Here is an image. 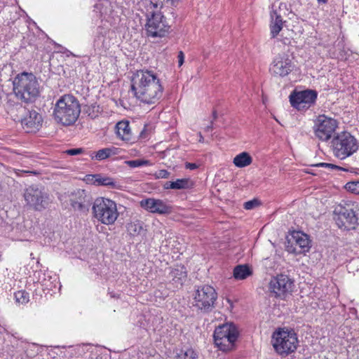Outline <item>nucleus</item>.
<instances>
[{"label": "nucleus", "mask_w": 359, "mask_h": 359, "mask_svg": "<svg viewBox=\"0 0 359 359\" xmlns=\"http://www.w3.org/2000/svg\"><path fill=\"white\" fill-rule=\"evenodd\" d=\"M171 182H166L163 186L164 189H170V184H171Z\"/></svg>", "instance_id": "49530a36"}, {"label": "nucleus", "mask_w": 359, "mask_h": 359, "mask_svg": "<svg viewBox=\"0 0 359 359\" xmlns=\"http://www.w3.org/2000/svg\"><path fill=\"white\" fill-rule=\"evenodd\" d=\"M43 276H46L45 274H43ZM39 282L41 283V285L43 286V290H52L53 289V282L51 281V276H48V278L46 277H43V279L41 278L38 280Z\"/></svg>", "instance_id": "72a5a7b5"}, {"label": "nucleus", "mask_w": 359, "mask_h": 359, "mask_svg": "<svg viewBox=\"0 0 359 359\" xmlns=\"http://www.w3.org/2000/svg\"><path fill=\"white\" fill-rule=\"evenodd\" d=\"M13 92L25 102H34L39 95V84L32 73L18 74L13 79Z\"/></svg>", "instance_id": "7ed1b4c3"}, {"label": "nucleus", "mask_w": 359, "mask_h": 359, "mask_svg": "<svg viewBox=\"0 0 359 359\" xmlns=\"http://www.w3.org/2000/svg\"><path fill=\"white\" fill-rule=\"evenodd\" d=\"M140 206L147 211L158 215H167L171 212L172 208L165 201L154 198L143 199Z\"/></svg>", "instance_id": "dca6fc26"}, {"label": "nucleus", "mask_w": 359, "mask_h": 359, "mask_svg": "<svg viewBox=\"0 0 359 359\" xmlns=\"http://www.w3.org/2000/svg\"><path fill=\"white\" fill-rule=\"evenodd\" d=\"M319 4H326L328 2V0H317Z\"/></svg>", "instance_id": "de8ad7c7"}, {"label": "nucleus", "mask_w": 359, "mask_h": 359, "mask_svg": "<svg viewBox=\"0 0 359 359\" xmlns=\"http://www.w3.org/2000/svg\"><path fill=\"white\" fill-rule=\"evenodd\" d=\"M92 209L94 217L106 225L113 224L119 215L116 203L109 198H96Z\"/></svg>", "instance_id": "423d86ee"}, {"label": "nucleus", "mask_w": 359, "mask_h": 359, "mask_svg": "<svg viewBox=\"0 0 359 359\" xmlns=\"http://www.w3.org/2000/svg\"><path fill=\"white\" fill-rule=\"evenodd\" d=\"M140 137L141 139H145V138L147 137V126H144L143 130L140 132Z\"/></svg>", "instance_id": "37998d69"}, {"label": "nucleus", "mask_w": 359, "mask_h": 359, "mask_svg": "<svg viewBox=\"0 0 359 359\" xmlns=\"http://www.w3.org/2000/svg\"><path fill=\"white\" fill-rule=\"evenodd\" d=\"M252 158L248 152H242L236 155L233 161V164L238 168H245L252 163Z\"/></svg>", "instance_id": "393cba45"}, {"label": "nucleus", "mask_w": 359, "mask_h": 359, "mask_svg": "<svg viewBox=\"0 0 359 359\" xmlns=\"http://www.w3.org/2000/svg\"><path fill=\"white\" fill-rule=\"evenodd\" d=\"M284 25H278L277 23H269L270 36L271 39L278 36L280 31L283 29Z\"/></svg>", "instance_id": "2f4dec72"}, {"label": "nucleus", "mask_w": 359, "mask_h": 359, "mask_svg": "<svg viewBox=\"0 0 359 359\" xmlns=\"http://www.w3.org/2000/svg\"><path fill=\"white\" fill-rule=\"evenodd\" d=\"M86 180L88 182H92L93 184L97 186H105L110 188L118 187L117 182L113 178L102 176L100 174L88 175L86 176Z\"/></svg>", "instance_id": "4be33fe9"}, {"label": "nucleus", "mask_w": 359, "mask_h": 359, "mask_svg": "<svg viewBox=\"0 0 359 359\" xmlns=\"http://www.w3.org/2000/svg\"><path fill=\"white\" fill-rule=\"evenodd\" d=\"M212 129V121H211V123L210 126H207L205 128L206 131H210Z\"/></svg>", "instance_id": "8fccbe9b"}, {"label": "nucleus", "mask_w": 359, "mask_h": 359, "mask_svg": "<svg viewBox=\"0 0 359 359\" xmlns=\"http://www.w3.org/2000/svg\"><path fill=\"white\" fill-rule=\"evenodd\" d=\"M170 25L165 16L158 11H148L145 30L149 37H163L169 32Z\"/></svg>", "instance_id": "1a4fd4ad"}, {"label": "nucleus", "mask_w": 359, "mask_h": 359, "mask_svg": "<svg viewBox=\"0 0 359 359\" xmlns=\"http://www.w3.org/2000/svg\"><path fill=\"white\" fill-rule=\"evenodd\" d=\"M17 304L25 305L29 302V294L25 290H19L14 293Z\"/></svg>", "instance_id": "7c9ffc66"}, {"label": "nucleus", "mask_w": 359, "mask_h": 359, "mask_svg": "<svg viewBox=\"0 0 359 359\" xmlns=\"http://www.w3.org/2000/svg\"><path fill=\"white\" fill-rule=\"evenodd\" d=\"M131 90L140 102L153 104L163 96V87L161 80L153 71L137 70L132 78Z\"/></svg>", "instance_id": "f257e3e1"}, {"label": "nucleus", "mask_w": 359, "mask_h": 359, "mask_svg": "<svg viewBox=\"0 0 359 359\" xmlns=\"http://www.w3.org/2000/svg\"><path fill=\"white\" fill-rule=\"evenodd\" d=\"M212 118L214 120L217 118V111H215V110H214L212 111Z\"/></svg>", "instance_id": "09e8293b"}, {"label": "nucleus", "mask_w": 359, "mask_h": 359, "mask_svg": "<svg viewBox=\"0 0 359 359\" xmlns=\"http://www.w3.org/2000/svg\"><path fill=\"white\" fill-rule=\"evenodd\" d=\"M185 168L189 170H195L198 168V166L196 163H187L185 165Z\"/></svg>", "instance_id": "79ce46f5"}, {"label": "nucleus", "mask_w": 359, "mask_h": 359, "mask_svg": "<svg viewBox=\"0 0 359 359\" xmlns=\"http://www.w3.org/2000/svg\"><path fill=\"white\" fill-rule=\"evenodd\" d=\"M43 122L42 116L32 110L22 120V125L27 133H35L39 130Z\"/></svg>", "instance_id": "6ab92c4d"}, {"label": "nucleus", "mask_w": 359, "mask_h": 359, "mask_svg": "<svg viewBox=\"0 0 359 359\" xmlns=\"http://www.w3.org/2000/svg\"><path fill=\"white\" fill-rule=\"evenodd\" d=\"M150 1V9L154 8L156 11L161 9L163 6L164 0H149Z\"/></svg>", "instance_id": "c9c22d12"}, {"label": "nucleus", "mask_w": 359, "mask_h": 359, "mask_svg": "<svg viewBox=\"0 0 359 359\" xmlns=\"http://www.w3.org/2000/svg\"><path fill=\"white\" fill-rule=\"evenodd\" d=\"M250 274L251 271L246 265H238L233 269V277L238 280L245 279Z\"/></svg>", "instance_id": "a878e982"}, {"label": "nucleus", "mask_w": 359, "mask_h": 359, "mask_svg": "<svg viewBox=\"0 0 359 359\" xmlns=\"http://www.w3.org/2000/svg\"><path fill=\"white\" fill-rule=\"evenodd\" d=\"M271 344L278 354L287 355L297 350L299 341L293 330L279 329L273 332Z\"/></svg>", "instance_id": "39448f33"}, {"label": "nucleus", "mask_w": 359, "mask_h": 359, "mask_svg": "<svg viewBox=\"0 0 359 359\" xmlns=\"http://www.w3.org/2000/svg\"><path fill=\"white\" fill-rule=\"evenodd\" d=\"M316 166L323 167V168H332V169L344 170L342 168H341L338 165H334L332 163H320L316 164Z\"/></svg>", "instance_id": "58836bf2"}, {"label": "nucleus", "mask_w": 359, "mask_h": 359, "mask_svg": "<svg viewBox=\"0 0 359 359\" xmlns=\"http://www.w3.org/2000/svg\"><path fill=\"white\" fill-rule=\"evenodd\" d=\"M199 137H200L199 142H203V137L202 136V135L201 133H199Z\"/></svg>", "instance_id": "3c124183"}, {"label": "nucleus", "mask_w": 359, "mask_h": 359, "mask_svg": "<svg viewBox=\"0 0 359 359\" xmlns=\"http://www.w3.org/2000/svg\"><path fill=\"white\" fill-rule=\"evenodd\" d=\"M177 58H178V65H179V67H181L184 62V55L182 51H180L178 53Z\"/></svg>", "instance_id": "a19ab883"}, {"label": "nucleus", "mask_w": 359, "mask_h": 359, "mask_svg": "<svg viewBox=\"0 0 359 359\" xmlns=\"http://www.w3.org/2000/svg\"><path fill=\"white\" fill-rule=\"evenodd\" d=\"M70 204L75 210L82 212L88 211L90 207L89 197L85 190L77 189L70 196Z\"/></svg>", "instance_id": "f3484780"}, {"label": "nucleus", "mask_w": 359, "mask_h": 359, "mask_svg": "<svg viewBox=\"0 0 359 359\" xmlns=\"http://www.w3.org/2000/svg\"><path fill=\"white\" fill-rule=\"evenodd\" d=\"M57 46L62 48V50H60L61 53H66L67 56L73 55V53L71 51L68 50L67 48H63L60 45Z\"/></svg>", "instance_id": "c03bdc74"}, {"label": "nucleus", "mask_w": 359, "mask_h": 359, "mask_svg": "<svg viewBox=\"0 0 359 359\" xmlns=\"http://www.w3.org/2000/svg\"><path fill=\"white\" fill-rule=\"evenodd\" d=\"M24 198L27 205L38 211L45 209L50 201L49 194L43 189L36 186H30L27 188Z\"/></svg>", "instance_id": "9b49d317"}, {"label": "nucleus", "mask_w": 359, "mask_h": 359, "mask_svg": "<svg viewBox=\"0 0 359 359\" xmlns=\"http://www.w3.org/2000/svg\"><path fill=\"white\" fill-rule=\"evenodd\" d=\"M268 288L271 297L285 301L292 296L294 282L289 276L280 273L271 278Z\"/></svg>", "instance_id": "0eeeda50"}, {"label": "nucleus", "mask_w": 359, "mask_h": 359, "mask_svg": "<svg viewBox=\"0 0 359 359\" xmlns=\"http://www.w3.org/2000/svg\"><path fill=\"white\" fill-rule=\"evenodd\" d=\"M170 276L172 283L175 285L176 287L182 286L187 276L185 267L182 265L177 266L171 270Z\"/></svg>", "instance_id": "5701e85b"}, {"label": "nucleus", "mask_w": 359, "mask_h": 359, "mask_svg": "<svg viewBox=\"0 0 359 359\" xmlns=\"http://www.w3.org/2000/svg\"><path fill=\"white\" fill-rule=\"evenodd\" d=\"M175 359H198V355L193 348H187L180 350Z\"/></svg>", "instance_id": "bb28decb"}, {"label": "nucleus", "mask_w": 359, "mask_h": 359, "mask_svg": "<svg viewBox=\"0 0 359 359\" xmlns=\"http://www.w3.org/2000/svg\"><path fill=\"white\" fill-rule=\"evenodd\" d=\"M346 188L355 194H359V182H348Z\"/></svg>", "instance_id": "f704fd0d"}, {"label": "nucleus", "mask_w": 359, "mask_h": 359, "mask_svg": "<svg viewBox=\"0 0 359 359\" xmlns=\"http://www.w3.org/2000/svg\"><path fill=\"white\" fill-rule=\"evenodd\" d=\"M311 248L309 236L302 231H294L288 239L287 246L289 252L302 254L308 252Z\"/></svg>", "instance_id": "2eb2a0df"}, {"label": "nucleus", "mask_w": 359, "mask_h": 359, "mask_svg": "<svg viewBox=\"0 0 359 359\" xmlns=\"http://www.w3.org/2000/svg\"><path fill=\"white\" fill-rule=\"evenodd\" d=\"M170 176V172L166 170H159L155 173L156 178L167 179Z\"/></svg>", "instance_id": "e433bc0d"}, {"label": "nucleus", "mask_w": 359, "mask_h": 359, "mask_svg": "<svg viewBox=\"0 0 359 359\" xmlns=\"http://www.w3.org/2000/svg\"><path fill=\"white\" fill-rule=\"evenodd\" d=\"M330 144L334 156L341 160L351 156L358 149V144L355 137L346 131L334 135Z\"/></svg>", "instance_id": "20e7f679"}, {"label": "nucleus", "mask_w": 359, "mask_h": 359, "mask_svg": "<svg viewBox=\"0 0 359 359\" xmlns=\"http://www.w3.org/2000/svg\"><path fill=\"white\" fill-rule=\"evenodd\" d=\"M111 297H115L116 296L114 294H111Z\"/></svg>", "instance_id": "603ef678"}, {"label": "nucleus", "mask_w": 359, "mask_h": 359, "mask_svg": "<svg viewBox=\"0 0 359 359\" xmlns=\"http://www.w3.org/2000/svg\"><path fill=\"white\" fill-rule=\"evenodd\" d=\"M81 113V107L77 99L72 95H64L56 102L53 109L55 121L62 126L73 125Z\"/></svg>", "instance_id": "f03ea898"}, {"label": "nucleus", "mask_w": 359, "mask_h": 359, "mask_svg": "<svg viewBox=\"0 0 359 359\" xmlns=\"http://www.w3.org/2000/svg\"><path fill=\"white\" fill-rule=\"evenodd\" d=\"M338 126L337 121L325 115H320L313 127L316 137L323 142L331 139L333 133Z\"/></svg>", "instance_id": "f8f14e48"}, {"label": "nucleus", "mask_w": 359, "mask_h": 359, "mask_svg": "<svg viewBox=\"0 0 359 359\" xmlns=\"http://www.w3.org/2000/svg\"><path fill=\"white\" fill-rule=\"evenodd\" d=\"M358 222V217L351 208H344L339 215L337 224L340 228L346 230L355 229Z\"/></svg>", "instance_id": "a211bd4d"}, {"label": "nucleus", "mask_w": 359, "mask_h": 359, "mask_svg": "<svg viewBox=\"0 0 359 359\" xmlns=\"http://www.w3.org/2000/svg\"><path fill=\"white\" fill-rule=\"evenodd\" d=\"M119 149L116 147H107L98 150L97 152L93 153L90 156L91 158L97 161H102L111 156L118 154Z\"/></svg>", "instance_id": "b1692460"}, {"label": "nucleus", "mask_w": 359, "mask_h": 359, "mask_svg": "<svg viewBox=\"0 0 359 359\" xmlns=\"http://www.w3.org/2000/svg\"><path fill=\"white\" fill-rule=\"evenodd\" d=\"M85 113L92 119L98 117L100 114V108L96 103L86 105L84 109Z\"/></svg>", "instance_id": "c756f323"}, {"label": "nucleus", "mask_w": 359, "mask_h": 359, "mask_svg": "<svg viewBox=\"0 0 359 359\" xmlns=\"http://www.w3.org/2000/svg\"><path fill=\"white\" fill-rule=\"evenodd\" d=\"M318 93L314 90H305L293 92L290 95L291 105L298 110H306L313 106L317 99Z\"/></svg>", "instance_id": "4468645a"}, {"label": "nucleus", "mask_w": 359, "mask_h": 359, "mask_svg": "<svg viewBox=\"0 0 359 359\" xmlns=\"http://www.w3.org/2000/svg\"><path fill=\"white\" fill-rule=\"evenodd\" d=\"M127 229L132 236L140 234L143 231V222L140 220H135L128 224Z\"/></svg>", "instance_id": "c85d7f7f"}, {"label": "nucleus", "mask_w": 359, "mask_h": 359, "mask_svg": "<svg viewBox=\"0 0 359 359\" xmlns=\"http://www.w3.org/2000/svg\"><path fill=\"white\" fill-rule=\"evenodd\" d=\"M125 163L128 165L130 168H135L138 167H142L144 165H149V161L142 160V159H136V160H130L126 161Z\"/></svg>", "instance_id": "473e14b6"}, {"label": "nucleus", "mask_w": 359, "mask_h": 359, "mask_svg": "<svg viewBox=\"0 0 359 359\" xmlns=\"http://www.w3.org/2000/svg\"><path fill=\"white\" fill-rule=\"evenodd\" d=\"M286 5L283 3H276L272 4L270 12V23H277L284 25L286 21L283 20V15H285Z\"/></svg>", "instance_id": "412c9836"}, {"label": "nucleus", "mask_w": 359, "mask_h": 359, "mask_svg": "<svg viewBox=\"0 0 359 359\" xmlns=\"http://www.w3.org/2000/svg\"><path fill=\"white\" fill-rule=\"evenodd\" d=\"M215 345L223 351H231L238 339V331L233 323H224L219 325L214 332Z\"/></svg>", "instance_id": "6e6552de"}, {"label": "nucleus", "mask_w": 359, "mask_h": 359, "mask_svg": "<svg viewBox=\"0 0 359 359\" xmlns=\"http://www.w3.org/2000/svg\"><path fill=\"white\" fill-rule=\"evenodd\" d=\"M294 68V65L289 55L285 53L277 55L269 66V72L276 77L287 76Z\"/></svg>", "instance_id": "ddd939ff"}, {"label": "nucleus", "mask_w": 359, "mask_h": 359, "mask_svg": "<svg viewBox=\"0 0 359 359\" xmlns=\"http://www.w3.org/2000/svg\"><path fill=\"white\" fill-rule=\"evenodd\" d=\"M217 293L208 285L198 286L194 294V306L203 313L210 312L215 306Z\"/></svg>", "instance_id": "9d476101"}, {"label": "nucleus", "mask_w": 359, "mask_h": 359, "mask_svg": "<svg viewBox=\"0 0 359 359\" xmlns=\"http://www.w3.org/2000/svg\"><path fill=\"white\" fill-rule=\"evenodd\" d=\"M116 130L117 137L121 140L127 143H133L135 142V137L131 131L128 121H121L118 122L116 125Z\"/></svg>", "instance_id": "aec40b11"}, {"label": "nucleus", "mask_w": 359, "mask_h": 359, "mask_svg": "<svg viewBox=\"0 0 359 359\" xmlns=\"http://www.w3.org/2000/svg\"><path fill=\"white\" fill-rule=\"evenodd\" d=\"M167 3H169L171 6H176L178 3V0H166Z\"/></svg>", "instance_id": "a18cd8bd"}, {"label": "nucleus", "mask_w": 359, "mask_h": 359, "mask_svg": "<svg viewBox=\"0 0 359 359\" xmlns=\"http://www.w3.org/2000/svg\"><path fill=\"white\" fill-rule=\"evenodd\" d=\"M83 152V149L81 148H76V149H70L65 151V154L70 155V156H76L81 154Z\"/></svg>", "instance_id": "ea45409f"}, {"label": "nucleus", "mask_w": 359, "mask_h": 359, "mask_svg": "<svg viewBox=\"0 0 359 359\" xmlns=\"http://www.w3.org/2000/svg\"><path fill=\"white\" fill-rule=\"evenodd\" d=\"M258 205H259L258 201L254 199V200L245 202L243 205V207L245 210H252L254 208H255L256 206H257Z\"/></svg>", "instance_id": "4c0bfd02"}, {"label": "nucleus", "mask_w": 359, "mask_h": 359, "mask_svg": "<svg viewBox=\"0 0 359 359\" xmlns=\"http://www.w3.org/2000/svg\"><path fill=\"white\" fill-rule=\"evenodd\" d=\"M191 182L189 179H177L170 184L171 189H186L191 187Z\"/></svg>", "instance_id": "cd10ccee"}]
</instances>
